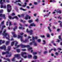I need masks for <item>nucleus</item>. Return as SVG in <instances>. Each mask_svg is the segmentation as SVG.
I'll return each instance as SVG.
<instances>
[{"instance_id":"1","label":"nucleus","mask_w":62,"mask_h":62,"mask_svg":"<svg viewBox=\"0 0 62 62\" xmlns=\"http://www.w3.org/2000/svg\"><path fill=\"white\" fill-rule=\"evenodd\" d=\"M18 42L16 41H14V42H13L11 43V46H13V45H14V44H15V46H16L17 48H18V47H20V46L22 48H25V47H27L28 48V50H31V52L33 53V50L32 49V48L30 47V46L28 45H24L22 44H21L20 45H17V44H18Z\"/></svg>"},{"instance_id":"56","label":"nucleus","mask_w":62,"mask_h":62,"mask_svg":"<svg viewBox=\"0 0 62 62\" xmlns=\"http://www.w3.org/2000/svg\"><path fill=\"white\" fill-rule=\"evenodd\" d=\"M57 31H60V29H58L57 30Z\"/></svg>"},{"instance_id":"8","label":"nucleus","mask_w":62,"mask_h":62,"mask_svg":"<svg viewBox=\"0 0 62 62\" xmlns=\"http://www.w3.org/2000/svg\"><path fill=\"white\" fill-rule=\"evenodd\" d=\"M26 32L27 33H29V34H30V35H31L33 34V31L31 30L29 31H28V29H27L26 30Z\"/></svg>"},{"instance_id":"58","label":"nucleus","mask_w":62,"mask_h":62,"mask_svg":"<svg viewBox=\"0 0 62 62\" xmlns=\"http://www.w3.org/2000/svg\"><path fill=\"white\" fill-rule=\"evenodd\" d=\"M58 38H59V39H61V36H59Z\"/></svg>"},{"instance_id":"36","label":"nucleus","mask_w":62,"mask_h":62,"mask_svg":"<svg viewBox=\"0 0 62 62\" xmlns=\"http://www.w3.org/2000/svg\"><path fill=\"white\" fill-rule=\"evenodd\" d=\"M16 51L17 53H19V52H20V49H17L16 50Z\"/></svg>"},{"instance_id":"62","label":"nucleus","mask_w":62,"mask_h":62,"mask_svg":"<svg viewBox=\"0 0 62 62\" xmlns=\"http://www.w3.org/2000/svg\"><path fill=\"white\" fill-rule=\"evenodd\" d=\"M25 26H26V27H27V26H28V24H25Z\"/></svg>"},{"instance_id":"16","label":"nucleus","mask_w":62,"mask_h":62,"mask_svg":"<svg viewBox=\"0 0 62 62\" xmlns=\"http://www.w3.org/2000/svg\"><path fill=\"white\" fill-rule=\"evenodd\" d=\"M5 27H6V26L4 25H3L2 26L1 30L0 31V35H1V34H2V32L3 29V28H4Z\"/></svg>"},{"instance_id":"46","label":"nucleus","mask_w":62,"mask_h":62,"mask_svg":"<svg viewBox=\"0 0 62 62\" xmlns=\"http://www.w3.org/2000/svg\"><path fill=\"white\" fill-rule=\"evenodd\" d=\"M33 43V42H31L30 43V45H32Z\"/></svg>"},{"instance_id":"51","label":"nucleus","mask_w":62,"mask_h":62,"mask_svg":"<svg viewBox=\"0 0 62 62\" xmlns=\"http://www.w3.org/2000/svg\"><path fill=\"white\" fill-rule=\"evenodd\" d=\"M4 21H2V22H1V24H4Z\"/></svg>"},{"instance_id":"7","label":"nucleus","mask_w":62,"mask_h":62,"mask_svg":"<svg viewBox=\"0 0 62 62\" xmlns=\"http://www.w3.org/2000/svg\"><path fill=\"white\" fill-rule=\"evenodd\" d=\"M24 54L25 55L26 54V52H22L21 53V55L23 57H24V58H26L27 57V56H24Z\"/></svg>"},{"instance_id":"34","label":"nucleus","mask_w":62,"mask_h":62,"mask_svg":"<svg viewBox=\"0 0 62 62\" xmlns=\"http://www.w3.org/2000/svg\"><path fill=\"white\" fill-rule=\"evenodd\" d=\"M46 36L47 38H49L50 37V35L48 33H47Z\"/></svg>"},{"instance_id":"54","label":"nucleus","mask_w":62,"mask_h":62,"mask_svg":"<svg viewBox=\"0 0 62 62\" xmlns=\"http://www.w3.org/2000/svg\"><path fill=\"white\" fill-rule=\"evenodd\" d=\"M57 42H58V43H59V41H60V40H59L58 39H57Z\"/></svg>"},{"instance_id":"29","label":"nucleus","mask_w":62,"mask_h":62,"mask_svg":"<svg viewBox=\"0 0 62 62\" xmlns=\"http://www.w3.org/2000/svg\"><path fill=\"white\" fill-rule=\"evenodd\" d=\"M18 28V27L17 26H16L15 27V28H13V30L14 31H15L16 29H17Z\"/></svg>"},{"instance_id":"24","label":"nucleus","mask_w":62,"mask_h":62,"mask_svg":"<svg viewBox=\"0 0 62 62\" xmlns=\"http://www.w3.org/2000/svg\"><path fill=\"white\" fill-rule=\"evenodd\" d=\"M32 56L31 55H28V57L29 58H30L32 57Z\"/></svg>"},{"instance_id":"59","label":"nucleus","mask_w":62,"mask_h":62,"mask_svg":"<svg viewBox=\"0 0 62 62\" xmlns=\"http://www.w3.org/2000/svg\"><path fill=\"white\" fill-rule=\"evenodd\" d=\"M31 37H30V36H29L28 37V39H31Z\"/></svg>"},{"instance_id":"61","label":"nucleus","mask_w":62,"mask_h":62,"mask_svg":"<svg viewBox=\"0 0 62 62\" xmlns=\"http://www.w3.org/2000/svg\"><path fill=\"white\" fill-rule=\"evenodd\" d=\"M54 0H50V2H54Z\"/></svg>"},{"instance_id":"27","label":"nucleus","mask_w":62,"mask_h":62,"mask_svg":"<svg viewBox=\"0 0 62 62\" xmlns=\"http://www.w3.org/2000/svg\"><path fill=\"white\" fill-rule=\"evenodd\" d=\"M62 16H59L57 18L58 19H59L60 20H61L62 19V18H61Z\"/></svg>"},{"instance_id":"43","label":"nucleus","mask_w":62,"mask_h":62,"mask_svg":"<svg viewBox=\"0 0 62 62\" xmlns=\"http://www.w3.org/2000/svg\"><path fill=\"white\" fill-rule=\"evenodd\" d=\"M47 16L46 15H44V17H46H46H48V16H49V14H47Z\"/></svg>"},{"instance_id":"17","label":"nucleus","mask_w":62,"mask_h":62,"mask_svg":"<svg viewBox=\"0 0 62 62\" xmlns=\"http://www.w3.org/2000/svg\"><path fill=\"white\" fill-rule=\"evenodd\" d=\"M53 50H54V52H55V51H56V49L55 48H54L53 49H52L51 50H49V53H51V51H52Z\"/></svg>"},{"instance_id":"45","label":"nucleus","mask_w":62,"mask_h":62,"mask_svg":"<svg viewBox=\"0 0 62 62\" xmlns=\"http://www.w3.org/2000/svg\"><path fill=\"white\" fill-rule=\"evenodd\" d=\"M47 53V51H45L44 52V54H46Z\"/></svg>"},{"instance_id":"9","label":"nucleus","mask_w":62,"mask_h":62,"mask_svg":"<svg viewBox=\"0 0 62 62\" xmlns=\"http://www.w3.org/2000/svg\"><path fill=\"white\" fill-rule=\"evenodd\" d=\"M5 1L6 2H8V3L9 2L8 0H4L3 1H2V0H0V4H3V2H5Z\"/></svg>"},{"instance_id":"28","label":"nucleus","mask_w":62,"mask_h":62,"mask_svg":"<svg viewBox=\"0 0 62 62\" xmlns=\"http://www.w3.org/2000/svg\"><path fill=\"white\" fill-rule=\"evenodd\" d=\"M4 59L6 60H7V61H8V62H10V60L8 59H5V58H4Z\"/></svg>"},{"instance_id":"38","label":"nucleus","mask_w":62,"mask_h":62,"mask_svg":"<svg viewBox=\"0 0 62 62\" xmlns=\"http://www.w3.org/2000/svg\"><path fill=\"white\" fill-rule=\"evenodd\" d=\"M37 41L38 42H40V41H41V40H40V39H38L37 40Z\"/></svg>"},{"instance_id":"4","label":"nucleus","mask_w":62,"mask_h":62,"mask_svg":"<svg viewBox=\"0 0 62 62\" xmlns=\"http://www.w3.org/2000/svg\"><path fill=\"white\" fill-rule=\"evenodd\" d=\"M6 32V30H5L3 31L2 35L4 36V38H6V39L9 40V35L8 33H5Z\"/></svg>"},{"instance_id":"18","label":"nucleus","mask_w":62,"mask_h":62,"mask_svg":"<svg viewBox=\"0 0 62 62\" xmlns=\"http://www.w3.org/2000/svg\"><path fill=\"white\" fill-rule=\"evenodd\" d=\"M5 42V41L3 40V41H2V40H0V45L2 43H4Z\"/></svg>"},{"instance_id":"33","label":"nucleus","mask_w":62,"mask_h":62,"mask_svg":"<svg viewBox=\"0 0 62 62\" xmlns=\"http://www.w3.org/2000/svg\"><path fill=\"white\" fill-rule=\"evenodd\" d=\"M24 4L25 5H23L22 6L23 7H26V5L27 4V3L26 2H25Z\"/></svg>"},{"instance_id":"48","label":"nucleus","mask_w":62,"mask_h":62,"mask_svg":"<svg viewBox=\"0 0 62 62\" xmlns=\"http://www.w3.org/2000/svg\"><path fill=\"white\" fill-rule=\"evenodd\" d=\"M40 37L41 38H45V36L44 35L43 36H40Z\"/></svg>"},{"instance_id":"2","label":"nucleus","mask_w":62,"mask_h":62,"mask_svg":"<svg viewBox=\"0 0 62 62\" xmlns=\"http://www.w3.org/2000/svg\"><path fill=\"white\" fill-rule=\"evenodd\" d=\"M10 49H11V47L10 46H8L7 49V50L8 51H7L6 52H3L2 53V55H4V54H6V57H10L11 55V54L9 53V51Z\"/></svg>"},{"instance_id":"44","label":"nucleus","mask_w":62,"mask_h":62,"mask_svg":"<svg viewBox=\"0 0 62 62\" xmlns=\"http://www.w3.org/2000/svg\"><path fill=\"white\" fill-rule=\"evenodd\" d=\"M37 54V53L36 52H33V54L34 55V54Z\"/></svg>"},{"instance_id":"35","label":"nucleus","mask_w":62,"mask_h":62,"mask_svg":"<svg viewBox=\"0 0 62 62\" xmlns=\"http://www.w3.org/2000/svg\"><path fill=\"white\" fill-rule=\"evenodd\" d=\"M12 25V24L11 22L10 21L9 22V26H11V25Z\"/></svg>"},{"instance_id":"30","label":"nucleus","mask_w":62,"mask_h":62,"mask_svg":"<svg viewBox=\"0 0 62 62\" xmlns=\"http://www.w3.org/2000/svg\"><path fill=\"white\" fill-rule=\"evenodd\" d=\"M48 29L49 30V32H51V31H52V30H51V28H50V27H48Z\"/></svg>"},{"instance_id":"19","label":"nucleus","mask_w":62,"mask_h":62,"mask_svg":"<svg viewBox=\"0 0 62 62\" xmlns=\"http://www.w3.org/2000/svg\"><path fill=\"white\" fill-rule=\"evenodd\" d=\"M12 2H13V3H17V2H21V0H18L17 1L15 2H14L13 1H12Z\"/></svg>"},{"instance_id":"49","label":"nucleus","mask_w":62,"mask_h":62,"mask_svg":"<svg viewBox=\"0 0 62 62\" xmlns=\"http://www.w3.org/2000/svg\"><path fill=\"white\" fill-rule=\"evenodd\" d=\"M3 9L1 10L0 11V13H2V12H3Z\"/></svg>"},{"instance_id":"21","label":"nucleus","mask_w":62,"mask_h":62,"mask_svg":"<svg viewBox=\"0 0 62 62\" xmlns=\"http://www.w3.org/2000/svg\"><path fill=\"white\" fill-rule=\"evenodd\" d=\"M20 54H17L16 55H15V57H18V56H20Z\"/></svg>"},{"instance_id":"55","label":"nucleus","mask_w":62,"mask_h":62,"mask_svg":"<svg viewBox=\"0 0 62 62\" xmlns=\"http://www.w3.org/2000/svg\"><path fill=\"white\" fill-rule=\"evenodd\" d=\"M18 5L19 6H22V5L21 4H20L19 3H18Z\"/></svg>"},{"instance_id":"37","label":"nucleus","mask_w":62,"mask_h":62,"mask_svg":"<svg viewBox=\"0 0 62 62\" xmlns=\"http://www.w3.org/2000/svg\"><path fill=\"white\" fill-rule=\"evenodd\" d=\"M34 5H38V3L37 2H34Z\"/></svg>"},{"instance_id":"12","label":"nucleus","mask_w":62,"mask_h":62,"mask_svg":"<svg viewBox=\"0 0 62 62\" xmlns=\"http://www.w3.org/2000/svg\"><path fill=\"white\" fill-rule=\"evenodd\" d=\"M28 18L29 19H30L31 17L30 16H29V15H27L26 16V17L25 18V20H27V19H28Z\"/></svg>"},{"instance_id":"57","label":"nucleus","mask_w":62,"mask_h":62,"mask_svg":"<svg viewBox=\"0 0 62 62\" xmlns=\"http://www.w3.org/2000/svg\"><path fill=\"white\" fill-rule=\"evenodd\" d=\"M55 54L56 55H57L58 54V53L57 52H56L55 53Z\"/></svg>"},{"instance_id":"50","label":"nucleus","mask_w":62,"mask_h":62,"mask_svg":"<svg viewBox=\"0 0 62 62\" xmlns=\"http://www.w3.org/2000/svg\"><path fill=\"white\" fill-rule=\"evenodd\" d=\"M15 15V13H13L11 14L12 16H13V15Z\"/></svg>"},{"instance_id":"64","label":"nucleus","mask_w":62,"mask_h":62,"mask_svg":"<svg viewBox=\"0 0 62 62\" xmlns=\"http://www.w3.org/2000/svg\"><path fill=\"white\" fill-rule=\"evenodd\" d=\"M6 25H8V22H7L6 23Z\"/></svg>"},{"instance_id":"6","label":"nucleus","mask_w":62,"mask_h":62,"mask_svg":"<svg viewBox=\"0 0 62 62\" xmlns=\"http://www.w3.org/2000/svg\"><path fill=\"white\" fill-rule=\"evenodd\" d=\"M7 11L8 12H10L11 10V6L9 4H8L7 5Z\"/></svg>"},{"instance_id":"47","label":"nucleus","mask_w":62,"mask_h":62,"mask_svg":"<svg viewBox=\"0 0 62 62\" xmlns=\"http://www.w3.org/2000/svg\"><path fill=\"white\" fill-rule=\"evenodd\" d=\"M35 21L36 22H39V19H38L35 20Z\"/></svg>"},{"instance_id":"41","label":"nucleus","mask_w":62,"mask_h":62,"mask_svg":"<svg viewBox=\"0 0 62 62\" xmlns=\"http://www.w3.org/2000/svg\"><path fill=\"white\" fill-rule=\"evenodd\" d=\"M20 22H23V23H25L26 21H23V20H21Z\"/></svg>"},{"instance_id":"52","label":"nucleus","mask_w":62,"mask_h":62,"mask_svg":"<svg viewBox=\"0 0 62 62\" xmlns=\"http://www.w3.org/2000/svg\"><path fill=\"white\" fill-rule=\"evenodd\" d=\"M26 50V49H21V51H25Z\"/></svg>"},{"instance_id":"25","label":"nucleus","mask_w":62,"mask_h":62,"mask_svg":"<svg viewBox=\"0 0 62 62\" xmlns=\"http://www.w3.org/2000/svg\"><path fill=\"white\" fill-rule=\"evenodd\" d=\"M33 22V20H32L28 21V23H32V22Z\"/></svg>"},{"instance_id":"14","label":"nucleus","mask_w":62,"mask_h":62,"mask_svg":"<svg viewBox=\"0 0 62 62\" xmlns=\"http://www.w3.org/2000/svg\"><path fill=\"white\" fill-rule=\"evenodd\" d=\"M36 26V25L34 23H32L30 25V26H29V28H31V26Z\"/></svg>"},{"instance_id":"53","label":"nucleus","mask_w":62,"mask_h":62,"mask_svg":"<svg viewBox=\"0 0 62 62\" xmlns=\"http://www.w3.org/2000/svg\"><path fill=\"white\" fill-rule=\"evenodd\" d=\"M33 15L35 17H36V16L37 15V14H33Z\"/></svg>"},{"instance_id":"13","label":"nucleus","mask_w":62,"mask_h":62,"mask_svg":"<svg viewBox=\"0 0 62 62\" xmlns=\"http://www.w3.org/2000/svg\"><path fill=\"white\" fill-rule=\"evenodd\" d=\"M0 17H2L4 19H6V18L5 17V14H0Z\"/></svg>"},{"instance_id":"11","label":"nucleus","mask_w":62,"mask_h":62,"mask_svg":"<svg viewBox=\"0 0 62 62\" xmlns=\"http://www.w3.org/2000/svg\"><path fill=\"white\" fill-rule=\"evenodd\" d=\"M1 49H4V51H6V47L5 45H4L0 47Z\"/></svg>"},{"instance_id":"5","label":"nucleus","mask_w":62,"mask_h":62,"mask_svg":"<svg viewBox=\"0 0 62 62\" xmlns=\"http://www.w3.org/2000/svg\"><path fill=\"white\" fill-rule=\"evenodd\" d=\"M38 39V37H35V38L34 37H32V39H30V41H31L32 40V43H34V46H37V43L35 42V39Z\"/></svg>"},{"instance_id":"3","label":"nucleus","mask_w":62,"mask_h":62,"mask_svg":"<svg viewBox=\"0 0 62 62\" xmlns=\"http://www.w3.org/2000/svg\"><path fill=\"white\" fill-rule=\"evenodd\" d=\"M20 35H23V32H21V33H19V35L18 36V39H19V38H21V42H24L25 43H26V42H27L28 41V39H25V41L23 40V36H22Z\"/></svg>"},{"instance_id":"42","label":"nucleus","mask_w":62,"mask_h":62,"mask_svg":"<svg viewBox=\"0 0 62 62\" xmlns=\"http://www.w3.org/2000/svg\"><path fill=\"white\" fill-rule=\"evenodd\" d=\"M24 14H22L21 15V16L22 17H24Z\"/></svg>"},{"instance_id":"22","label":"nucleus","mask_w":62,"mask_h":62,"mask_svg":"<svg viewBox=\"0 0 62 62\" xmlns=\"http://www.w3.org/2000/svg\"><path fill=\"white\" fill-rule=\"evenodd\" d=\"M10 42L9 41H7L6 42V44L7 45H8V44H9L10 43Z\"/></svg>"},{"instance_id":"20","label":"nucleus","mask_w":62,"mask_h":62,"mask_svg":"<svg viewBox=\"0 0 62 62\" xmlns=\"http://www.w3.org/2000/svg\"><path fill=\"white\" fill-rule=\"evenodd\" d=\"M0 8H6V5H5L4 6H3L2 5H1L0 6Z\"/></svg>"},{"instance_id":"23","label":"nucleus","mask_w":62,"mask_h":62,"mask_svg":"<svg viewBox=\"0 0 62 62\" xmlns=\"http://www.w3.org/2000/svg\"><path fill=\"white\" fill-rule=\"evenodd\" d=\"M33 58L34 59H36L37 58V56L36 55H34L33 56Z\"/></svg>"},{"instance_id":"40","label":"nucleus","mask_w":62,"mask_h":62,"mask_svg":"<svg viewBox=\"0 0 62 62\" xmlns=\"http://www.w3.org/2000/svg\"><path fill=\"white\" fill-rule=\"evenodd\" d=\"M15 57H14L12 59V61H15Z\"/></svg>"},{"instance_id":"26","label":"nucleus","mask_w":62,"mask_h":62,"mask_svg":"<svg viewBox=\"0 0 62 62\" xmlns=\"http://www.w3.org/2000/svg\"><path fill=\"white\" fill-rule=\"evenodd\" d=\"M20 10H23V11H26V9H23L22 8H20Z\"/></svg>"},{"instance_id":"32","label":"nucleus","mask_w":62,"mask_h":62,"mask_svg":"<svg viewBox=\"0 0 62 62\" xmlns=\"http://www.w3.org/2000/svg\"><path fill=\"white\" fill-rule=\"evenodd\" d=\"M19 29H22L23 30V29H24V28H22V27H19Z\"/></svg>"},{"instance_id":"60","label":"nucleus","mask_w":62,"mask_h":62,"mask_svg":"<svg viewBox=\"0 0 62 62\" xmlns=\"http://www.w3.org/2000/svg\"><path fill=\"white\" fill-rule=\"evenodd\" d=\"M58 50H60V51L61 50V48H58Z\"/></svg>"},{"instance_id":"63","label":"nucleus","mask_w":62,"mask_h":62,"mask_svg":"<svg viewBox=\"0 0 62 62\" xmlns=\"http://www.w3.org/2000/svg\"><path fill=\"white\" fill-rule=\"evenodd\" d=\"M58 12H59V13H61V11H60V10L59 11H58Z\"/></svg>"},{"instance_id":"39","label":"nucleus","mask_w":62,"mask_h":62,"mask_svg":"<svg viewBox=\"0 0 62 62\" xmlns=\"http://www.w3.org/2000/svg\"><path fill=\"white\" fill-rule=\"evenodd\" d=\"M60 26L61 27H62V22L60 23Z\"/></svg>"},{"instance_id":"10","label":"nucleus","mask_w":62,"mask_h":62,"mask_svg":"<svg viewBox=\"0 0 62 62\" xmlns=\"http://www.w3.org/2000/svg\"><path fill=\"white\" fill-rule=\"evenodd\" d=\"M9 18L10 19H12V20H13L14 18H16L17 20H18V17H17V16H15L13 17H12L11 16H8Z\"/></svg>"},{"instance_id":"15","label":"nucleus","mask_w":62,"mask_h":62,"mask_svg":"<svg viewBox=\"0 0 62 62\" xmlns=\"http://www.w3.org/2000/svg\"><path fill=\"white\" fill-rule=\"evenodd\" d=\"M12 34L13 35V37L14 38H16L17 37V35L15 34V33L14 32H12Z\"/></svg>"},{"instance_id":"31","label":"nucleus","mask_w":62,"mask_h":62,"mask_svg":"<svg viewBox=\"0 0 62 62\" xmlns=\"http://www.w3.org/2000/svg\"><path fill=\"white\" fill-rule=\"evenodd\" d=\"M42 44L43 45L45 44H46V42H45V40H43Z\"/></svg>"}]
</instances>
